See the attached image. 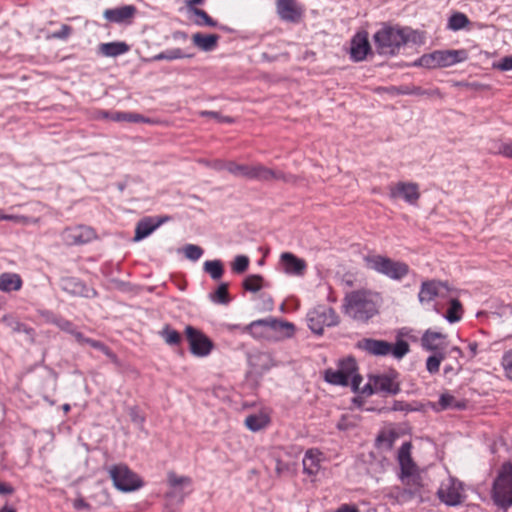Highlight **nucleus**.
Wrapping results in <instances>:
<instances>
[{
    "mask_svg": "<svg viewBox=\"0 0 512 512\" xmlns=\"http://www.w3.org/2000/svg\"><path fill=\"white\" fill-rule=\"evenodd\" d=\"M78 343L81 344V345L88 344L91 347H93V348H95L97 350H100L101 352H103L104 354H106L110 358H114L115 357L114 353L109 349V347L106 346L101 341L94 340V339H91V338H87V337H85L83 335V340H79Z\"/></svg>",
    "mask_w": 512,
    "mask_h": 512,
    "instance_id": "44",
    "label": "nucleus"
},
{
    "mask_svg": "<svg viewBox=\"0 0 512 512\" xmlns=\"http://www.w3.org/2000/svg\"><path fill=\"white\" fill-rule=\"evenodd\" d=\"M228 287H229V284L228 283H221L217 289L210 294V299L211 301H213L214 303H218V304H228L230 302V296H229V292H228Z\"/></svg>",
    "mask_w": 512,
    "mask_h": 512,
    "instance_id": "40",
    "label": "nucleus"
},
{
    "mask_svg": "<svg viewBox=\"0 0 512 512\" xmlns=\"http://www.w3.org/2000/svg\"><path fill=\"white\" fill-rule=\"evenodd\" d=\"M338 369L344 372L351 379V388L353 392L359 390L362 382V376L357 373V363L354 358L348 357L339 362Z\"/></svg>",
    "mask_w": 512,
    "mask_h": 512,
    "instance_id": "24",
    "label": "nucleus"
},
{
    "mask_svg": "<svg viewBox=\"0 0 512 512\" xmlns=\"http://www.w3.org/2000/svg\"><path fill=\"white\" fill-rule=\"evenodd\" d=\"M492 152L501 154L507 158L512 159V142L499 143L497 149L492 150Z\"/></svg>",
    "mask_w": 512,
    "mask_h": 512,
    "instance_id": "53",
    "label": "nucleus"
},
{
    "mask_svg": "<svg viewBox=\"0 0 512 512\" xmlns=\"http://www.w3.org/2000/svg\"><path fill=\"white\" fill-rule=\"evenodd\" d=\"M136 12L137 8L134 5H124L113 9H106L103 16L107 21L112 23L130 24Z\"/></svg>",
    "mask_w": 512,
    "mask_h": 512,
    "instance_id": "18",
    "label": "nucleus"
},
{
    "mask_svg": "<svg viewBox=\"0 0 512 512\" xmlns=\"http://www.w3.org/2000/svg\"><path fill=\"white\" fill-rule=\"evenodd\" d=\"M334 512H358V508L355 504H342Z\"/></svg>",
    "mask_w": 512,
    "mask_h": 512,
    "instance_id": "60",
    "label": "nucleus"
},
{
    "mask_svg": "<svg viewBox=\"0 0 512 512\" xmlns=\"http://www.w3.org/2000/svg\"><path fill=\"white\" fill-rule=\"evenodd\" d=\"M169 217H144L136 225L134 241H140L149 236L153 231L160 227L164 222L168 221Z\"/></svg>",
    "mask_w": 512,
    "mask_h": 512,
    "instance_id": "20",
    "label": "nucleus"
},
{
    "mask_svg": "<svg viewBox=\"0 0 512 512\" xmlns=\"http://www.w3.org/2000/svg\"><path fill=\"white\" fill-rule=\"evenodd\" d=\"M242 286L246 291L256 293L268 285L265 283L264 278L261 275L253 274L244 279Z\"/></svg>",
    "mask_w": 512,
    "mask_h": 512,
    "instance_id": "36",
    "label": "nucleus"
},
{
    "mask_svg": "<svg viewBox=\"0 0 512 512\" xmlns=\"http://www.w3.org/2000/svg\"><path fill=\"white\" fill-rule=\"evenodd\" d=\"M268 424L269 418L265 414H252L245 419L246 427L253 432L262 430Z\"/></svg>",
    "mask_w": 512,
    "mask_h": 512,
    "instance_id": "33",
    "label": "nucleus"
},
{
    "mask_svg": "<svg viewBox=\"0 0 512 512\" xmlns=\"http://www.w3.org/2000/svg\"><path fill=\"white\" fill-rule=\"evenodd\" d=\"M324 379L330 384L340 385V386H348L351 385V379L344 374L340 369H327L324 373Z\"/></svg>",
    "mask_w": 512,
    "mask_h": 512,
    "instance_id": "32",
    "label": "nucleus"
},
{
    "mask_svg": "<svg viewBox=\"0 0 512 512\" xmlns=\"http://www.w3.org/2000/svg\"><path fill=\"white\" fill-rule=\"evenodd\" d=\"M391 199L402 198L407 203L414 205L420 198L419 185L413 182H398L389 186Z\"/></svg>",
    "mask_w": 512,
    "mask_h": 512,
    "instance_id": "14",
    "label": "nucleus"
},
{
    "mask_svg": "<svg viewBox=\"0 0 512 512\" xmlns=\"http://www.w3.org/2000/svg\"><path fill=\"white\" fill-rule=\"evenodd\" d=\"M307 323L313 333L321 335L325 326L332 327L339 324V316L333 308L318 305L308 312Z\"/></svg>",
    "mask_w": 512,
    "mask_h": 512,
    "instance_id": "8",
    "label": "nucleus"
},
{
    "mask_svg": "<svg viewBox=\"0 0 512 512\" xmlns=\"http://www.w3.org/2000/svg\"><path fill=\"white\" fill-rule=\"evenodd\" d=\"M14 492V488L8 483H0V495H10Z\"/></svg>",
    "mask_w": 512,
    "mask_h": 512,
    "instance_id": "61",
    "label": "nucleus"
},
{
    "mask_svg": "<svg viewBox=\"0 0 512 512\" xmlns=\"http://www.w3.org/2000/svg\"><path fill=\"white\" fill-rule=\"evenodd\" d=\"M62 240L66 245H82L96 238L93 228L85 225L65 228L61 234Z\"/></svg>",
    "mask_w": 512,
    "mask_h": 512,
    "instance_id": "13",
    "label": "nucleus"
},
{
    "mask_svg": "<svg viewBox=\"0 0 512 512\" xmlns=\"http://www.w3.org/2000/svg\"><path fill=\"white\" fill-rule=\"evenodd\" d=\"M72 28L69 25H62L61 29L53 34L58 39H66L71 34Z\"/></svg>",
    "mask_w": 512,
    "mask_h": 512,
    "instance_id": "57",
    "label": "nucleus"
},
{
    "mask_svg": "<svg viewBox=\"0 0 512 512\" xmlns=\"http://www.w3.org/2000/svg\"><path fill=\"white\" fill-rule=\"evenodd\" d=\"M373 41L376 51L380 55L394 56L405 45L402 27L384 24L374 35Z\"/></svg>",
    "mask_w": 512,
    "mask_h": 512,
    "instance_id": "3",
    "label": "nucleus"
},
{
    "mask_svg": "<svg viewBox=\"0 0 512 512\" xmlns=\"http://www.w3.org/2000/svg\"><path fill=\"white\" fill-rule=\"evenodd\" d=\"M203 270L209 274L213 280H219L224 274V265L223 262L218 259L208 260L204 262Z\"/></svg>",
    "mask_w": 512,
    "mask_h": 512,
    "instance_id": "34",
    "label": "nucleus"
},
{
    "mask_svg": "<svg viewBox=\"0 0 512 512\" xmlns=\"http://www.w3.org/2000/svg\"><path fill=\"white\" fill-rule=\"evenodd\" d=\"M393 411H409L412 410L409 408V405L404 401L395 400L392 406Z\"/></svg>",
    "mask_w": 512,
    "mask_h": 512,
    "instance_id": "59",
    "label": "nucleus"
},
{
    "mask_svg": "<svg viewBox=\"0 0 512 512\" xmlns=\"http://www.w3.org/2000/svg\"><path fill=\"white\" fill-rule=\"evenodd\" d=\"M444 359L442 353H436L428 357L426 361V368L429 373L435 374L439 371L440 363Z\"/></svg>",
    "mask_w": 512,
    "mask_h": 512,
    "instance_id": "46",
    "label": "nucleus"
},
{
    "mask_svg": "<svg viewBox=\"0 0 512 512\" xmlns=\"http://www.w3.org/2000/svg\"><path fill=\"white\" fill-rule=\"evenodd\" d=\"M185 336L191 353L197 357L209 355L214 347L213 342L201 330L193 326H186Z\"/></svg>",
    "mask_w": 512,
    "mask_h": 512,
    "instance_id": "9",
    "label": "nucleus"
},
{
    "mask_svg": "<svg viewBox=\"0 0 512 512\" xmlns=\"http://www.w3.org/2000/svg\"><path fill=\"white\" fill-rule=\"evenodd\" d=\"M280 264L283 271L289 275L303 276L307 270L306 261L291 252H284L281 254Z\"/></svg>",
    "mask_w": 512,
    "mask_h": 512,
    "instance_id": "17",
    "label": "nucleus"
},
{
    "mask_svg": "<svg viewBox=\"0 0 512 512\" xmlns=\"http://www.w3.org/2000/svg\"><path fill=\"white\" fill-rule=\"evenodd\" d=\"M164 54L167 61L193 57V54H186L180 48L168 49L164 51Z\"/></svg>",
    "mask_w": 512,
    "mask_h": 512,
    "instance_id": "51",
    "label": "nucleus"
},
{
    "mask_svg": "<svg viewBox=\"0 0 512 512\" xmlns=\"http://www.w3.org/2000/svg\"><path fill=\"white\" fill-rule=\"evenodd\" d=\"M410 448V443H404L399 450L398 458L401 466L402 478L411 476L414 468V464L410 456Z\"/></svg>",
    "mask_w": 512,
    "mask_h": 512,
    "instance_id": "28",
    "label": "nucleus"
},
{
    "mask_svg": "<svg viewBox=\"0 0 512 512\" xmlns=\"http://www.w3.org/2000/svg\"><path fill=\"white\" fill-rule=\"evenodd\" d=\"M60 287L63 291L73 296L90 297L91 294H95L94 289L88 288L76 277H62L60 279Z\"/></svg>",
    "mask_w": 512,
    "mask_h": 512,
    "instance_id": "21",
    "label": "nucleus"
},
{
    "mask_svg": "<svg viewBox=\"0 0 512 512\" xmlns=\"http://www.w3.org/2000/svg\"><path fill=\"white\" fill-rule=\"evenodd\" d=\"M322 453L317 449H309L303 458V471L308 475H316L320 470Z\"/></svg>",
    "mask_w": 512,
    "mask_h": 512,
    "instance_id": "26",
    "label": "nucleus"
},
{
    "mask_svg": "<svg viewBox=\"0 0 512 512\" xmlns=\"http://www.w3.org/2000/svg\"><path fill=\"white\" fill-rule=\"evenodd\" d=\"M367 266L393 280H402L409 273V266L401 261L382 255H368L364 258Z\"/></svg>",
    "mask_w": 512,
    "mask_h": 512,
    "instance_id": "5",
    "label": "nucleus"
},
{
    "mask_svg": "<svg viewBox=\"0 0 512 512\" xmlns=\"http://www.w3.org/2000/svg\"><path fill=\"white\" fill-rule=\"evenodd\" d=\"M357 347L373 356H387L391 354L396 359L403 358L410 350L409 344L398 340L395 345L373 338H364L357 343Z\"/></svg>",
    "mask_w": 512,
    "mask_h": 512,
    "instance_id": "4",
    "label": "nucleus"
},
{
    "mask_svg": "<svg viewBox=\"0 0 512 512\" xmlns=\"http://www.w3.org/2000/svg\"><path fill=\"white\" fill-rule=\"evenodd\" d=\"M112 120L118 121V122L126 121V122H133V123L149 121V120L145 119L144 116H142L138 113H131V112H118L112 117Z\"/></svg>",
    "mask_w": 512,
    "mask_h": 512,
    "instance_id": "43",
    "label": "nucleus"
},
{
    "mask_svg": "<svg viewBox=\"0 0 512 512\" xmlns=\"http://www.w3.org/2000/svg\"><path fill=\"white\" fill-rule=\"evenodd\" d=\"M277 12L279 17L287 22L297 23L302 16L301 9L297 6L295 0H277Z\"/></svg>",
    "mask_w": 512,
    "mask_h": 512,
    "instance_id": "22",
    "label": "nucleus"
},
{
    "mask_svg": "<svg viewBox=\"0 0 512 512\" xmlns=\"http://www.w3.org/2000/svg\"><path fill=\"white\" fill-rule=\"evenodd\" d=\"M173 38L175 40H186L188 38V36L183 31H176V32L173 33Z\"/></svg>",
    "mask_w": 512,
    "mask_h": 512,
    "instance_id": "64",
    "label": "nucleus"
},
{
    "mask_svg": "<svg viewBox=\"0 0 512 512\" xmlns=\"http://www.w3.org/2000/svg\"><path fill=\"white\" fill-rule=\"evenodd\" d=\"M470 24L468 17L461 12H454L448 19L447 28L452 31L464 29Z\"/></svg>",
    "mask_w": 512,
    "mask_h": 512,
    "instance_id": "38",
    "label": "nucleus"
},
{
    "mask_svg": "<svg viewBox=\"0 0 512 512\" xmlns=\"http://www.w3.org/2000/svg\"><path fill=\"white\" fill-rule=\"evenodd\" d=\"M445 338L446 335L440 332L427 330L421 338V345L428 351H437L443 348Z\"/></svg>",
    "mask_w": 512,
    "mask_h": 512,
    "instance_id": "27",
    "label": "nucleus"
},
{
    "mask_svg": "<svg viewBox=\"0 0 512 512\" xmlns=\"http://www.w3.org/2000/svg\"><path fill=\"white\" fill-rule=\"evenodd\" d=\"M439 67H448L467 59L465 50H436Z\"/></svg>",
    "mask_w": 512,
    "mask_h": 512,
    "instance_id": "25",
    "label": "nucleus"
},
{
    "mask_svg": "<svg viewBox=\"0 0 512 512\" xmlns=\"http://www.w3.org/2000/svg\"><path fill=\"white\" fill-rule=\"evenodd\" d=\"M227 165H228V162H225L222 160H216L213 162L212 167L217 171H221V170H227Z\"/></svg>",
    "mask_w": 512,
    "mask_h": 512,
    "instance_id": "62",
    "label": "nucleus"
},
{
    "mask_svg": "<svg viewBox=\"0 0 512 512\" xmlns=\"http://www.w3.org/2000/svg\"><path fill=\"white\" fill-rule=\"evenodd\" d=\"M129 49V45L125 42L102 43L99 46L100 53L106 57H117L128 52Z\"/></svg>",
    "mask_w": 512,
    "mask_h": 512,
    "instance_id": "31",
    "label": "nucleus"
},
{
    "mask_svg": "<svg viewBox=\"0 0 512 512\" xmlns=\"http://www.w3.org/2000/svg\"><path fill=\"white\" fill-rule=\"evenodd\" d=\"M252 165L237 164L228 162L227 171L237 177H245L250 179Z\"/></svg>",
    "mask_w": 512,
    "mask_h": 512,
    "instance_id": "41",
    "label": "nucleus"
},
{
    "mask_svg": "<svg viewBox=\"0 0 512 512\" xmlns=\"http://www.w3.org/2000/svg\"><path fill=\"white\" fill-rule=\"evenodd\" d=\"M200 116L211 117L220 123H228V124L234 123V118H232L230 116H223L219 112H216V111H206V110L201 111Z\"/></svg>",
    "mask_w": 512,
    "mask_h": 512,
    "instance_id": "52",
    "label": "nucleus"
},
{
    "mask_svg": "<svg viewBox=\"0 0 512 512\" xmlns=\"http://www.w3.org/2000/svg\"><path fill=\"white\" fill-rule=\"evenodd\" d=\"M3 321L11 329V331L15 332V333H20V332L30 333L32 330V329L28 328L25 324L14 319L13 317H4Z\"/></svg>",
    "mask_w": 512,
    "mask_h": 512,
    "instance_id": "45",
    "label": "nucleus"
},
{
    "mask_svg": "<svg viewBox=\"0 0 512 512\" xmlns=\"http://www.w3.org/2000/svg\"><path fill=\"white\" fill-rule=\"evenodd\" d=\"M219 38L220 37L217 34L205 35L202 33H195L192 36V41L199 49L208 52L216 48Z\"/></svg>",
    "mask_w": 512,
    "mask_h": 512,
    "instance_id": "29",
    "label": "nucleus"
},
{
    "mask_svg": "<svg viewBox=\"0 0 512 512\" xmlns=\"http://www.w3.org/2000/svg\"><path fill=\"white\" fill-rule=\"evenodd\" d=\"M462 483L454 478H448L441 483L437 495L441 502L448 506H456L462 502Z\"/></svg>",
    "mask_w": 512,
    "mask_h": 512,
    "instance_id": "11",
    "label": "nucleus"
},
{
    "mask_svg": "<svg viewBox=\"0 0 512 512\" xmlns=\"http://www.w3.org/2000/svg\"><path fill=\"white\" fill-rule=\"evenodd\" d=\"M429 407L435 412L445 410H462L466 407L464 401L457 400L452 394L445 392L442 393L437 402H429Z\"/></svg>",
    "mask_w": 512,
    "mask_h": 512,
    "instance_id": "23",
    "label": "nucleus"
},
{
    "mask_svg": "<svg viewBox=\"0 0 512 512\" xmlns=\"http://www.w3.org/2000/svg\"><path fill=\"white\" fill-rule=\"evenodd\" d=\"M168 484L171 490L167 493L168 501L180 503L184 499V494L191 491L192 480L187 476H179L174 471L168 472Z\"/></svg>",
    "mask_w": 512,
    "mask_h": 512,
    "instance_id": "10",
    "label": "nucleus"
},
{
    "mask_svg": "<svg viewBox=\"0 0 512 512\" xmlns=\"http://www.w3.org/2000/svg\"><path fill=\"white\" fill-rule=\"evenodd\" d=\"M397 373L391 371L387 374L371 375L377 393L384 395H396L400 392V384L396 381Z\"/></svg>",
    "mask_w": 512,
    "mask_h": 512,
    "instance_id": "15",
    "label": "nucleus"
},
{
    "mask_svg": "<svg viewBox=\"0 0 512 512\" xmlns=\"http://www.w3.org/2000/svg\"><path fill=\"white\" fill-rule=\"evenodd\" d=\"M502 365L508 378L512 380V350L504 354Z\"/></svg>",
    "mask_w": 512,
    "mask_h": 512,
    "instance_id": "54",
    "label": "nucleus"
},
{
    "mask_svg": "<svg viewBox=\"0 0 512 512\" xmlns=\"http://www.w3.org/2000/svg\"><path fill=\"white\" fill-rule=\"evenodd\" d=\"M343 312L356 321L367 322L378 313L377 296L368 290L347 293Z\"/></svg>",
    "mask_w": 512,
    "mask_h": 512,
    "instance_id": "2",
    "label": "nucleus"
},
{
    "mask_svg": "<svg viewBox=\"0 0 512 512\" xmlns=\"http://www.w3.org/2000/svg\"><path fill=\"white\" fill-rule=\"evenodd\" d=\"M494 502L502 509L512 505V465H504L493 486Z\"/></svg>",
    "mask_w": 512,
    "mask_h": 512,
    "instance_id": "7",
    "label": "nucleus"
},
{
    "mask_svg": "<svg viewBox=\"0 0 512 512\" xmlns=\"http://www.w3.org/2000/svg\"><path fill=\"white\" fill-rule=\"evenodd\" d=\"M402 31H404L405 45L408 42H412L414 44H422L423 36L416 30H413L409 27H402Z\"/></svg>",
    "mask_w": 512,
    "mask_h": 512,
    "instance_id": "49",
    "label": "nucleus"
},
{
    "mask_svg": "<svg viewBox=\"0 0 512 512\" xmlns=\"http://www.w3.org/2000/svg\"><path fill=\"white\" fill-rule=\"evenodd\" d=\"M370 52L371 45L368 40V33L366 31L356 33L350 43V58L354 62H361Z\"/></svg>",
    "mask_w": 512,
    "mask_h": 512,
    "instance_id": "16",
    "label": "nucleus"
},
{
    "mask_svg": "<svg viewBox=\"0 0 512 512\" xmlns=\"http://www.w3.org/2000/svg\"><path fill=\"white\" fill-rule=\"evenodd\" d=\"M231 329H238L241 333H248L255 339L279 341L293 336L295 327L292 323L281 321L274 317H267L252 321L246 326L233 325Z\"/></svg>",
    "mask_w": 512,
    "mask_h": 512,
    "instance_id": "1",
    "label": "nucleus"
},
{
    "mask_svg": "<svg viewBox=\"0 0 512 512\" xmlns=\"http://www.w3.org/2000/svg\"><path fill=\"white\" fill-rule=\"evenodd\" d=\"M159 335L170 346H178L182 342L181 334L168 324L159 331Z\"/></svg>",
    "mask_w": 512,
    "mask_h": 512,
    "instance_id": "35",
    "label": "nucleus"
},
{
    "mask_svg": "<svg viewBox=\"0 0 512 512\" xmlns=\"http://www.w3.org/2000/svg\"><path fill=\"white\" fill-rule=\"evenodd\" d=\"M185 257L191 261H197L203 255V249L194 244H187L183 248Z\"/></svg>",
    "mask_w": 512,
    "mask_h": 512,
    "instance_id": "47",
    "label": "nucleus"
},
{
    "mask_svg": "<svg viewBox=\"0 0 512 512\" xmlns=\"http://www.w3.org/2000/svg\"><path fill=\"white\" fill-rule=\"evenodd\" d=\"M53 323L62 331H65L74 336L77 342H79V340H83V333L78 331L76 326L71 321L62 317H56L53 319Z\"/></svg>",
    "mask_w": 512,
    "mask_h": 512,
    "instance_id": "37",
    "label": "nucleus"
},
{
    "mask_svg": "<svg viewBox=\"0 0 512 512\" xmlns=\"http://www.w3.org/2000/svg\"><path fill=\"white\" fill-rule=\"evenodd\" d=\"M276 472L280 475L284 470H288V465L282 461H277Z\"/></svg>",
    "mask_w": 512,
    "mask_h": 512,
    "instance_id": "63",
    "label": "nucleus"
},
{
    "mask_svg": "<svg viewBox=\"0 0 512 512\" xmlns=\"http://www.w3.org/2000/svg\"><path fill=\"white\" fill-rule=\"evenodd\" d=\"M250 179L262 182L283 181L285 183H295L297 181L295 175L273 170L261 164L252 165Z\"/></svg>",
    "mask_w": 512,
    "mask_h": 512,
    "instance_id": "12",
    "label": "nucleus"
},
{
    "mask_svg": "<svg viewBox=\"0 0 512 512\" xmlns=\"http://www.w3.org/2000/svg\"><path fill=\"white\" fill-rule=\"evenodd\" d=\"M22 279L16 273H2L0 275V291L12 292L18 291L22 287Z\"/></svg>",
    "mask_w": 512,
    "mask_h": 512,
    "instance_id": "30",
    "label": "nucleus"
},
{
    "mask_svg": "<svg viewBox=\"0 0 512 512\" xmlns=\"http://www.w3.org/2000/svg\"><path fill=\"white\" fill-rule=\"evenodd\" d=\"M411 86L409 85H402L399 87H391L390 91L394 94L398 95H410Z\"/></svg>",
    "mask_w": 512,
    "mask_h": 512,
    "instance_id": "58",
    "label": "nucleus"
},
{
    "mask_svg": "<svg viewBox=\"0 0 512 512\" xmlns=\"http://www.w3.org/2000/svg\"><path fill=\"white\" fill-rule=\"evenodd\" d=\"M193 13L199 17L202 21L201 22H197L198 25H205V26H209V27H216L217 26V22L212 19L206 11L202 10V9H199V8H194L193 9Z\"/></svg>",
    "mask_w": 512,
    "mask_h": 512,
    "instance_id": "50",
    "label": "nucleus"
},
{
    "mask_svg": "<svg viewBox=\"0 0 512 512\" xmlns=\"http://www.w3.org/2000/svg\"><path fill=\"white\" fill-rule=\"evenodd\" d=\"M463 308L458 299H451L450 306L444 315L450 323L458 322L462 318Z\"/></svg>",
    "mask_w": 512,
    "mask_h": 512,
    "instance_id": "39",
    "label": "nucleus"
},
{
    "mask_svg": "<svg viewBox=\"0 0 512 512\" xmlns=\"http://www.w3.org/2000/svg\"><path fill=\"white\" fill-rule=\"evenodd\" d=\"M249 266V258L244 255H238L235 257L232 262V270L235 273L241 274L244 273Z\"/></svg>",
    "mask_w": 512,
    "mask_h": 512,
    "instance_id": "48",
    "label": "nucleus"
},
{
    "mask_svg": "<svg viewBox=\"0 0 512 512\" xmlns=\"http://www.w3.org/2000/svg\"><path fill=\"white\" fill-rule=\"evenodd\" d=\"M493 68L499 69L501 71L512 70V56L504 57L499 62L493 63Z\"/></svg>",
    "mask_w": 512,
    "mask_h": 512,
    "instance_id": "55",
    "label": "nucleus"
},
{
    "mask_svg": "<svg viewBox=\"0 0 512 512\" xmlns=\"http://www.w3.org/2000/svg\"><path fill=\"white\" fill-rule=\"evenodd\" d=\"M448 288L445 283L437 280H428L424 281L421 284V288L419 291V301L430 302L438 296H444L445 292H447Z\"/></svg>",
    "mask_w": 512,
    "mask_h": 512,
    "instance_id": "19",
    "label": "nucleus"
},
{
    "mask_svg": "<svg viewBox=\"0 0 512 512\" xmlns=\"http://www.w3.org/2000/svg\"><path fill=\"white\" fill-rule=\"evenodd\" d=\"M413 66L424 67L428 69L439 68L436 51L422 55L413 63Z\"/></svg>",
    "mask_w": 512,
    "mask_h": 512,
    "instance_id": "42",
    "label": "nucleus"
},
{
    "mask_svg": "<svg viewBox=\"0 0 512 512\" xmlns=\"http://www.w3.org/2000/svg\"><path fill=\"white\" fill-rule=\"evenodd\" d=\"M108 473L114 486L120 491L132 492L144 485L140 476L133 472L126 464L112 465L108 469Z\"/></svg>",
    "mask_w": 512,
    "mask_h": 512,
    "instance_id": "6",
    "label": "nucleus"
},
{
    "mask_svg": "<svg viewBox=\"0 0 512 512\" xmlns=\"http://www.w3.org/2000/svg\"><path fill=\"white\" fill-rule=\"evenodd\" d=\"M356 393H361L367 396L377 393L374 383L371 381V375L369 376L368 382L362 388L359 387V390L356 391Z\"/></svg>",
    "mask_w": 512,
    "mask_h": 512,
    "instance_id": "56",
    "label": "nucleus"
}]
</instances>
